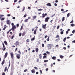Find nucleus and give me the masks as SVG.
<instances>
[{"instance_id":"c9c22d12","label":"nucleus","mask_w":75,"mask_h":75,"mask_svg":"<svg viewBox=\"0 0 75 75\" xmlns=\"http://www.w3.org/2000/svg\"><path fill=\"white\" fill-rule=\"evenodd\" d=\"M59 35H57V36L56 37V38H59Z\"/></svg>"},{"instance_id":"c03bdc74","label":"nucleus","mask_w":75,"mask_h":75,"mask_svg":"<svg viewBox=\"0 0 75 75\" xmlns=\"http://www.w3.org/2000/svg\"><path fill=\"white\" fill-rule=\"evenodd\" d=\"M27 71H28V69H25L24 70V72H27Z\"/></svg>"},{"instance_id":"6e6d98bb","label":"nucleus","mask_w":75,"mask_h":75,"mask_svg":"<svg viewBox=\"0 0 75 75\" xmlns=\"http://www.w3.org/2000/svg\"><path fill=\"white\" fill-rule=\"evenodd\" d=\"M47 37H48V36L47 35H46V36H45V38H47Z\"/></svg>"},{"instance_id":"7ed1b4c3","label":"nucleus","mask_w":75,"mask_h":75,"mask_svg":"<svg viewBox=\"0 0 75 75\" xmlns=\"http://www.w3.org/2000/svg\"><path fill=\"white\" fill-rule=\"evenodd\" d=\"M16 57L18 59H20V57H21V56L20 54H18L16 55Z\"/></svg>"},{"instance_id":"37998d69","label":"nucleus","mask_w":75,"mask_h":75,"mask_svg":"<svg viewBox=\"0 0 75 75\" xmlns=\"http://www.w3.org/2000/svg\"><path fill=\"white\" fill-rule=\"evenodd\" d=\"M43 59H44V58H47V56H44L43 57Z\"/></svg>"},{"instance_id":"dca6fc26","label":"nucleus","mask_w":75,"mask_h":75,"mask_svg":"<svg viewBox=\"0 0 75 75\" xmlns=\"http://www.w3.org/2000/svg\"><path fill=\"white\" fill-rule=\"evenodd\" d=\"M38 50H39L38 48L36 47L35 50V51L36 52H38Z\"/></svg>"},{"instance_id":"69168bd1","label":"nucleus","mask_w":75,"mask_h":75,"mask_svg":"<svg viewBox=\"0 0 75 75\" xmlns=\"http://www.w3.org/2000/svg\"><path fill=\"white\" fill-rule=\"evenodd\" d=\"M63 49H64V50H66V48L65 47H64L63 48Z\"/></svg>"},{"instance_id":"aec40b11","label":"nucleus","mask_w":75,"mask_h":75,"mask_svg":"<svg viewBox=\"0 0 75 75\" xmlns=\"http://www.w3.org/2000/svg\"><path fill=\"white\" fill-rule=\"evenodd\" d=\"M7 67H6L4 69V72H6V71L7 70Z\"/></svg>"},{"instance_id":"6ab92c4d","label":"nucleus","mask_w":75,"mask_h":75,"mask_svg":"<svg viewBox=\"0 0 75 75\" xmlns=\"http://www.w3.org/2000/svg\"><path fill=\"white\" fill-rule=\"evenodd\" d=\"M10 67V62H9V64L7 70V72H8V68H9V67Z\"/></svg>"},{"instance_id":"a211bd4d","label":"nucleus","mask_w":75,"mask_h":75,"mask_svg":"<svg viewBox=\"0 0 75 75\" xmlns=\"http://www.w3.org/2000/svg\"><path fill=\"white\" fill-rule=\"evenodd\" d=\"M4 15H0V20H1V18H2V17H4Z\"/></svg>"},{"instance_id":"680f3d73","label":"nucleus","mask_w":75,"mask_h":75,"mask_svg":"<svg viewBox=\"0 0 75 75\" xmlns=\"http://www.w3.org/2000/svg\"><path fill=\"white\" fill-rule=\"evenodd\" d=\"M17 1V0H15L14 1V3H16Z\"/></svg>"},{"instance_id":"4468645a","label":"nucleus","mask_w":75,"mask_h":75,"mask_svg":"<svg viewBox=\"0 0 75 75\" xmlns=\"http://www.w3.org/2000/svg\"><path fill=\"white\" fill-rule=\"evenodd\" d=\"M52 59L54 60H55L57 59V57L55 56H53L52 57Z\"/></svg>"},{"instance_id":"393cba45","label":"nucleus","mask_w":75,"mask_h":75,"mask_svg":"<svg viewBox=\"0 0 75 75\" xmlns=\"http://www.w3.org/2000/svg\"><path fill=\"white\" fill-rule=\"evenodd\" d=\"M14 35H13L11 37V39L12 40H13V38H14Z\"/></svg>"},{"instance_id":"0eeeda50","label":"nucleus","mask_w":75,"mask_h":75,"mask_svg":"<svg viewBox=\"0 0 75 75\" xmlns=\"http://www.w3.org/2000/svg\"><path fill=\"white\" fill-rule=\"evenodd\" d=\"M6 24H11V21L10 20H8L6 21Z\"/></svg>"},{"instance_id":"de8ad7c7","label":"nucleus","mask_w":75,"mask_h":75,"mask_svg":"<svg viewBox=\"0 0 75 75\" xmlns=\"http://www.w3.org/2000/svg\"><path fill=\"white\" fill-rule=\"evenodd\" d=\"M10 30H9L8 32H7V35H8V33H9V32H10Z\"/></svg>"},{"instance_id":"f3484780","label":"nucleus","mask_w":75,"mask_h":75,"mask_svg":"<svg viewBox=\"0 0 75 75\" xmlns=\"http://www.w3.org/2000/svg\"><path fill=\"white\" fill-rule=\"evenodd\" d=\"M28 21V19H25L24 21V22L25 23H27Z\"/></svg>"},{"instance_id":"e2e57ef3","label":"nucleus","mask_w":75,"mask_h":75,"mask_svg":"<svg viewBox=\"0 0 75 75\" xmlns=\"http://www.w3.org/2000/svg\"><path fill=\"white\" fill-rule=\"evenodd\" d=\"M18 52L19 54H21V52L20 51H18Z\"/></svg>"},{"instance_id":"ddd939ff","label":"nucleus","mask_w":75,"mask_h":75,"mask_svg":"<svg viewBox=\"0 0 75 75\" xmlns=\"http://www.w3.org/2000/svg\"><path fill=\"white\" fill-rule=\"evenodd\" d=\"M36 18H37V16H33V21L34 20H35V19Z\"/></svg>"},{"instance_id":"1a4fd4ad","label":"nucleus","mask_w":75,"mask_h":75,"mask_svg":"<svg viewBox=\"0 0 75 75\" xmlns=\"http://www.w3.org/2000/svg\"><path fill=\"white\" fill-rule=\"evenodd\" d=\"M31 71L33 74H35V70L34 69L31 70Z\"/></svg>"},{"instance_id":"49530a36","label":"nucleus","mask_w":75,"mask_h":75,"mask_svg":"<svg viewBox=\"0 0 75 75\" xmlns=\"http://www.w3.org/2000/svg\"><path fill=\"white\" fill-rule=\"evenodd\" d=\"M49 40H50V38H49V37H48L47 39V41H49Z\"/></svg>"},{"instance_id":"603ef678","label":"nucleus","mask_w":75,"mask_h":75,"mask_svg":"<svg viewBox=\"0 0 75 75\" xmlns=\"http://www.w3.org/2000/svg\"><path fill=\"white\" fill-rule=\"evenodd\" d=\"M48 60H44V62H48Z\"/></svg>"},{"instance_id":"412c9836","label":"nucleus","mask_w":75,"mask_h":75,"mask_svg":"<svg viewBox=\"0 0 75 75\" xmlns=\"http://www.w3.org/2000/svg\"><path fill=\"white\" fill-rule=\"evenodd\" d=\"M42 54H40L39 55V57L40 58V59H41V58H42V56H41Z\"/></svg>"},{"instance_id":"8fccbe9b","label":"nucleus","mask_w":75,"mask_h":75,"mask_svg":"<svg viewBox=\"0 0 75 75\" xmlns=\"http://www.w3.org/2000/svg\"><path fill=\"white\" fill-rule=\"evenodd\" d=\"M40 72L41 74H42V70H40Z\"/></svg>"},{"instance_id":"39448f33","label":"nucleus","mask_w":75,"mask_h":75,"mask_svg":"<svg viewBox=\"0 0 75 75\" xmlns=\"http://www.w3.org/2000/svg\"><path fill=\"white\" fill-rule=\"evenodd\" d=\"M10 54L11 59H13V57H14V54H13V52H11L10 53Z\"/></svg>"},{"instance_id":"f8f14e48","label":"nucleus","mask_w":75,"mask_h":75,"mask_svg":"<svg viewBox=\"0 0 75 75\" xmlns=\"http://www.w3.org/2000/svg\"><path fill=\"white\" fill-rule=\"evenodd\" d=\"M46 26H47V24H45V25H42V27L43 28H44V29H45Z\"/></svg>"},{"instance_id":"f257e3e1","label":"nucleus","mask_w":75,"mask_h":75,"mask_svg":"<svg viewBox=\"0 0 75 75\" xmlns=\"http://www.w3.org/2000/svg\"><path fill=\"white\" fill-rule=\"evenodd\" d=\"M53 45H52L49 44L47 45V46L49 49H51V47H52Z\"/></svg>"},{"instance_id":"58836bf2","label":"nucleus","mask_w":75,"mask_h":75,"mask_svg":"<svg viewBox=\"0 0 75 75\" xmlns=\"http://www.w3.org/2000/svg\"><path fill=\"white\" fill-rule=\"evenodd\" d=\"M1 19V21H3V20H4L5 18H2Z\"/></svg>"},{"instance_id":"13d9d810","label":"nucleus","mask_w":75,"mask_h":75,"mask_svg":"<svg viewBox=\"0 0 75 75\" xmlns=\"http://www.w3.org/2000/svg\"><path fill=\"white\" fill-rule=\"evenodd\" d=\"M68 34V31L67 30L66 32V34Z\"/></svg>"},{"instance_id":"e433bc0d","label":"nucleus","mask_w":75,"mask_h":75,"mask_svg":"<svg viewBox=\"0 0 75 75\" xmlns=\"http://www.w3.org/2000/svg\"><path fill=\"white\" fill-rule=\"evenodd\" d=\"M35 40V38H33L31 39V41H34V40Z\"/></svg>"},{"instance_id":"72a5a7b5","label":"nucleus","mask_w":75,"mask_h":75,"mask_svg":"<svg viewBox=\"0 0 75 75\" xmlns=\"http://www.w3.org/2000/svg\"><path fill=\"white\" fill-rule=\"evenodd\" d=\"M13 74V71H11L10 75H12Z\"/></svg>"},{"instance_id":"c756f323","label":"nucleus","mask_w":75,"mask_h":75,"mask_svg":"<svg viewBox=\"0 0 75 75\" xmlns=\"http://www.w3.org/2000/svg\"><path fill=\"white\" fill-rule=\"evenodd\" d=\"M65 20V17H63L62 18V21H64Z\"/></svg>"},{"instance_id":"052dcab7","label":"nucleus","mask_w":75,"mask_h":75,"mask_svg":"<svg viewBox=\"0 0 75 75\" xmlns=\"http://www.w3.org/2000/svg\"><path fill=\"white\" fill-rule=\"evenodd\" d=\"M43 55H47L46 53H45L43 54Z\"/></svg>"},{"instance_id":"5fc2aeb1","label":"nucleus","mask_w":75,"mask_h":75,"mask_svg":"<svg viewBox=\"0 0 75 75\" xmlns=\"http://www.w3.org/2000/svg\"><path fill=\"white\" fill-rule=\"evenodd\" d=\"M74 22V21L73 20H72L70 22V23L71 24V23H73Z\"/></svg>"},{"instance_id":"9b49d317","label":"nucleus","mask_w":75,"mask_h":75,"mask_svg":"<svg viewBox=\"0 0 75 75\" xmlns=\"http://www.w3.org/2000/svg\"><path fill=\"white\" fill-rule=\"evenodd\" d=\"M15 45L17 47V45H19V42L16 41L15 43Z\"/></svg>"},{"instance_id":"79ce46f5","label":"nucleus","mask_w":75,"mask_h":75,"mask_svg":"<svg viewBox=\"0 0 75 75\" xmlns=\"http://www.w3.org/2000/svg\"><path fill=\"white\" fill-rule=\"evenodd\" d=\"M16 26H17V28H18V27H19V24H16Z\"/></svg>"},{"instance_id":"f704fd0d","label":"nucleus","mask_w":75,"mask_h":75,"mask_svg":"<svg viewBox=\"0 0 75 75\" xmlns=\"http://www.w3.org/2000/svg\"><path fill=\"white\" fill-rule=\"evenodd\" d=\"M70 13H69L67 14V17H69V16H70Z\"/></svg>"},{"instance_id":"2eb2a0df","label":"nucleus","mask_w":75,"mask_h":75,"mask_svg":"<svg viewBox=\"0 0 75 75\" xmlns=\"http://www.w3.org/2000/svg\"><path fill=\"white\" fill-rule=\"evenodd\" d=\"M46 6H49L50 7L51 6V3H48L46 4Z\"/></svg>"},{"instance_id":"bf43d9fd","label":"nucleus","mask_w":75,"mask_h":75,"mask_svg":"<svg viewBox=\"0 0 75 75\" xmlns=\"http://www.w3.org/2000/svg\"><path fill=\"white\" fill-rule=\"evenodd\" d=\"M27 17V15H26V14H25L24 15V16H23V17Z\"/></svg>"},{"instance_id":"ea45409f","label":"nucleus","mask_w":75,"mask_h":75,"mask_svg":"<svg viewBox=\"0 0 75 75\" xmlns=\"http://www.w3.org/2000/svg\"><path fill=\"white\" fill-rule=\"evenodd\" d=\"M43 9H38V11H42V10H43Z\"/></svg>"},{"instance_id":"774afa93","label":"nucleus","mask_w":75,"mask_h":75,"mask_svg":"<svg viewBox=\"0 0 75 75\" xmlns=\"http://www.w3.org/2000/svg\"><path fill=\"white\" fill-rule=\"evenodd\" d=\"M2 75H5V73L3 72V74H2Z\"/></svg>"},{"instance_id":"a18cd8bd","label":"nucleus","mask_w":75,"mask_h":75,"mask_svg":"<svg viewBox=\"0 0 75 75\" xmlns=\"http://www.w3.org/2000/svg\"><path fill=\"white\" fill-rule=\"evenodd\" d=\"M42 47H44V44H42Z\"/></svg>"},{"instance_id":"338daca9","label":"nucleus","mask_w":75,"mask_h":75,"mask_svg":"<svg viewBox=\"0 0 75 75\" xmlns=\"http://www.w3.org/2000/svg\"><path fill=\"white\" fill-rule=\"evenodd\" d=\"M72 42H73V43H75V40L72 41Z\"/></svg>"},{"instance_id":"4d7b16f0","label":"nucleus","mask_w":75,"mask_h":75,"mask_svg":"<svg viewBox=\"0 0 75 75\" xmlns=\"http://www.w3.org/2000/svg\"><path fill=\"white\" fill-rule=\"evenodd\" d=\"M17 49H18V48H17V47H16V48L15 50V52H16V51H17Z\"/></svg>"},{"instance_id":"2f4dec72","label":"nucleus","mask_w":75,"mask_h":75,"mask_svg":"<svg viewBox=\"0 0 75 75\" xmlns=\"http://www.w3.org/2000/svg\"><path fill=\"white\" fill-rule=\"evenodd\" d=\"M25 34V32H24L22 33V36H24Z\"/></svg>"},{"instance_id":"20e7f679","label":"nucleus","mask_w":75,"mask_h":75,"mask_svg":"<svg viewBox=\"0 0 75 75\" xmlns=\"http://www.w3.org/2000/svg\"><path fill=\"white\" fill-rule=\"evenodd\" d=\"M50 19V18L48 17H47L45 18V22H48V20H49Z\"/></svg>"},{"instance_id":"4c0bfd02","label":"nucleus","mask_w":75,"mask_h":75,"mask_svg":"<svg viewBox=\"0 0 75 75\" xmlns=\"http://www.w3.org/2000/svg\"><path fill=\"white\" fill-rule=\"evenodd\" d=\"M55 13H54V14L52 15V16H50L51 17V18L53 17H54V16H55Z\"/></svg>"},{"instance_id":"f03ea898","label":"nucleus","mask_w":75,"mask_h":75,"mask_svg":"<svg viewBox=\"0 0 75 75\" xmlns=\"http://www.w3.org/2000/svg\"><path fill=\"white\" fill-rule=\"evenodd\" d=\"M16 29V25H14V26H12V30H13V31H14V30L15 29Z\"/></svg>"},{"instance_id":"864d4df0","label":"nucleus","mask_w":75,"mask_h":75,"mask_svg":"<svg viewBox=\"0 0 75 75\" xmlns=\"http://www.w3.org/2000/svg\"><path fill=\"white\" fill-rule=\"evenodd\" d=\"M11 25H12V27H13V26H14V23H11Z\"/></svg>"},{"instance_id":"09e8293b","label":"nucleus","mask_w":75,"mask_h":75,"mask_svg":"<svg viewBox=\"0 0 75 75\" xmlns=\"http://www.w3.org/2000/svg\"><path fill=\"white\" fill-rule=\"evenodd\" d=\"M25 10V7H23V9L22 10V11H24Z\"/></svg>"},{"instance_id":"5701e85b","label":"nucleus","mask_w":75,"mask_h":75,"mask_svg":"<svg viewBox=\"0 0 75 75\" xmlns=\"http://www.w3.org/2000/svg\"><path fill=\"white\" fill-rule=\"evenodd\" d=\"M5 62V60H4L1 63V64L3 65V64H4Z\"/></svg>"},{"instance_id":"7c9ffc66","label":"nucleus","mask_w":75,"mask_h":75,"mask_svg":"<svg viewBox=\"0 0 75 75\" xmlns=\"http://www.w3.org/2000/svg\"><path fill=\"white\" fill-rule=\"evenodd\" d=\"M4 43L5 44V45H7V44H8L7 42V41H5L4 42Z\"/></svg>"},{"instance_id":"a878e982","label":"nucleus","mask_w":75,"mask_h":75,"mask_svg":"<svg viewBox=\"0 0 75 75\" xmlns=\"http://www.w3.org/2000/svg\"><path fill=\"white\" fill-rule=\"evenodd\" d=\"M66 38H65L63 40V41H64V42H65V41H66Z\"/></svg>"},{"instance_id":"bb28decb","label":"nucleus","mask_w":75,"mask_h":75,"mask_svg":"<svg viewBox=\"0 0 75 75\" xmlns=\"http://www.w3.org/2000/svg\"><path fill=\"white\" fill-rule=\"evenodd\" d=\"M60 58L62 59V58H64V56L62 55H61L60 56Z\"/></svg>"},{"instance_id":"6e6552de","label":"nucleus","mask_w":75,"mask_h":75,"mask_svg":"<svg viewBox=\"0 0 75 75\" xmlns=\"http://www.w3.org/2000/svg\"><path fill=\"white\" fill-rule=\"evenodd\" d=\"M3 47L4 48V49L3 50V51H5L6 50V47L4 45V43H2Z\"/></svg>"},{"instance_id":"4be33fe9","label":"nucleus","mask_w":75,"mask_h":75,"mask_svg":"<svg viewBox=\"0 0 75 75\" xmlns=\"http://www.w3.org/2000/svg\"><path fill=\"white\" fill-rule=\"evenodd\" d=\"M36 33H37V30L35 29V30H34V32H33V34L35 35V34H36Z\"/></svg>"},{"instance_id":"0e129e2a","label":"nucleus","mask_w":75,"mask_h":75,"mask_svg":"<svg viewBox=\"0 0 75 75\" xmlns=\"http://www.w3.org/2000/svg\"><path fill=\"white\" fill-rule=\"evenodd\" d=\"M59 25H58V26H57V29H59Z\"/></svg>"},{"instance_id":"c85d7f7f","label":"nucleus","mask_w":75,"mask_h":75,"mask_svg":"<svg viewBox=\"0 0 75 75\" xmlns=\"http://www.w3.org/2000/svg\"><path fill=\"white\" fill-rule=\"evenodd\" d=\"M64 30L60 32L61 34H64Z\"/></svg>"},{"instance_id":"a19ab883","label":"nucleus","mask_w":75,"mask_h":75,"mask_svg":"<svg viewBox=\"0 0 75 75\" xmlns=\"http://www.w3.org/2000/svg\"><path fill=\"white\" fill-rule=\"evenodd\" d=\"M75 30H73L72 31V33L73 34H74V33H75Z\"/></svg>"},{"instance_id":"3c124183","label":"nucleus","mask_w":75,"mask_h":75,"mask_svg":"<svg viewBox=\"0 0 75 75\" xmlns=\"http://www.w3.org/2000/svg\"><path fill=\"white\" fill-rule=\"evenodd\" d=\"M29 39H27L26 40V42H29Z\"/></svg>"},{"instance_id":"9d476101","label":"nucleus","mask_w":75,"mask_h":75,"mask_svg":"<svg viewBox=\"0 0 75 75\" xmlns=\"http://www.w3.org/2000/svg\"><path fill=\"white\" fill-rule=\"evenodd\" d=\"M47 13H46L45 14L43 13L42 14V18H44V17H45V16H47Z\"/></svg>"},{"instance_id":"473e14b6","label":"nucleus","mask_w":75,"mask_h":75,"mask_svg":"<svg viewBox=\"0 0 75 75\" xmlns=\"http://www.w3.org/2000/svg\"><path fill=\"white\" fill-rule=\"evenodd\" d=\"M71 27H74V26H75V24L72 23L71 24Z\"/></svg>"},{"instance_id":"423d86ee","label":"nucleus","mask_w":75,"mask_h":75,"mask_svg":"<svg viewBox=\"0 0 75 75\" xmlns=\"http://www.w3.org/2000/svg\"><path fill=\"white\" fill-rule=\"evenodd\" d=\"M7 55H8V53L6 52L4 56V59H6V57H7Z\"/></svg>"},{"instance_id":"cd10ccee","label":"nucleus","mask_w":75,"mask_h":75,"mask_svg":"<svg viewBox=\"0 0 75 75\" xmlns=\"http://www.w3.org/2000/svg\"><path fill=\"white\" fill-rule=\"evenodd\" d=\"M23 26L22 25L21 26V29H20V30L21 31V30H23Z\"/></svg>"},{"instance_id":"b1692460","label":"nucleus","mask_w":75,"mask_h":75,"mask_svg":"<svg viewBox=\"0 0 75 75\" xmlns=\"http://www.w3.org/2000/svg\"><path fill=\"white\" fill-rule=\"evenodd\" d=\"M4 28L3 29V30H5L6 28V25H4Z\"/></svg>"}]
</instances>
